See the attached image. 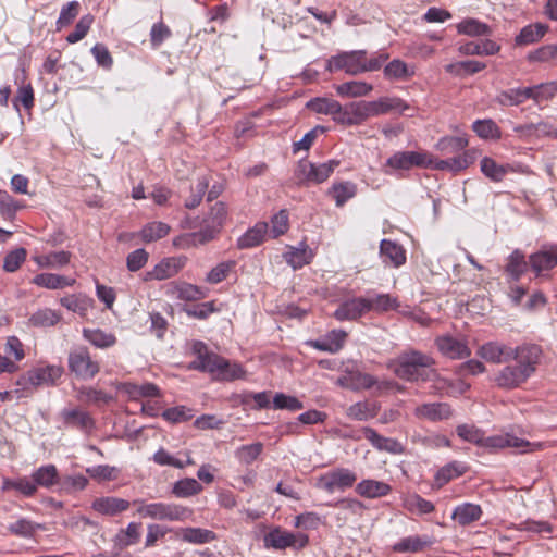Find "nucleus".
<instances>
[{"label": "nucleus", "instance_id": "64", "mask_svg": "<svg viewBox=\"0 0 557 557\" xmlns=\"http://www.w3.org/2000/svg\"><path fill=\"white\" fill-rule=\"evenodd\" d=\"M530 88L533 94L530 99L540 103L542 101L549 100L557 95V81L540 84Z\"/></svg>", "mask_w": 557, "mask_h": 557}, {"label": "nucleus", "instance_id": "32", "mask_svg": "<svg viewBox=\"0 0 557 557\" xmlns=\"http://www.w3.org/2000/svg\"><path fill=\"white\" fill-rule=\"evenodd\" d=\"M480 170L485 177L492 182L499 183L513 169L508 163L500 164L491 157H483L480 161Z\"/></svg>", "mask_w": 557, "mask_h": 557}, {"label": "nucleus", "instance_id": "48", "mask_svg": "<svg viewBox=\"0 0 557 557\" xmlns=\"http://www.w3.org/2000/svg\"><path fill=\"white\" fill-rule=\"evenodd\" d=\"M533 96L531 88H511L502 91L497 96V102L502 106H519Z\"/></svg>", "mask_w": 557, "mask_h": 557}, {"label": "nucleus", "instance_id": "58", "mask_svg": "<svg viewBox=\"0 0 557 557\" xmlns=\"http://www.w3.org/2000/svg\"><path fill=\"white\" fill-rule=\"evenodd\" d=\"M202 491V485L193 478H185L173 484L172 493L180 498L195 496Z\"/></svg>", "mask_w": 557, "mask_h": 557}, {"label": "nucleus", "instance_id": "28", "mask_svg": "<svg viewBox=\"0 0 557 557\" xmlns=\"http://www.w3.org/2000/svg\"><path fill=\"white\" fill-rule=\"evenodd\" d=\"M380 409L381 406L376 401H357L346 409V416L351 420L368 421L375 418Z\"/></svg>", "mask_w": 557, "mask_h": 557}, {"label": "nucleus", "instance_id": "3", "mask_svg": "<svg viewBox=\"0 0 557 557\" xmlns=\"http://www.w3.org/2000/svg\"><path fill=\"white\" fill-rule=\"evenodd\" d=\"M133 505L136 507V513L139 517L152 520L184 522L194 515L191 508L176 503H148L144 499H135Z\"/></svg>", "mask_w": 557, "mask_h": 557}, {"label": "nucleus", "instance_id": "50", "mask_svg": "<svg viewBox=\"0 0 557 557\" xmlns=\"http://www.w3.org/2000/svg\"><path fill=\"white\" fill-rule=\"evenodd\" d=\"M469 140L466 135L444 136L435 144V149L442 153H458L467 148Z\"/></svg>", "mask_w": 557, "mask_h": 557}, {"label": "nucleus", "instance_id": "27", "mask_svg": "<svg viewBox=\"0 0 557 557\" xmlns=\"http://www.w3.org/2000/svg\"><path fill=\"white\" fill-rule=\"evenodd\" d=\"M499 50L500 46L491 39L468 41L458 47V52L462 55H495Z\"/></svg>", "mask_w": 557, "mask_h": 557}, {"label": "nucleus", "instance_id": "8", "mask_svg": "<svg viewBox=\"0 0 557 557\" xmlns=\"http://www.w3.org/2000/svg\"><path fill=\"white\" fill-rule=\"evenodd\" d=\"M263 542L267 548L285 549L290 547L301 549L307 546L309 537L307 534L300 532L293 533L281 528H275L264 535Z\"/></svg>", "mask_w": 557, "mask_h": 557}, {"label": "nucleus", "instance_id": "47", "mask_svg": "<svg viewBox=\"0 0 557 557\" xmlns=\"http://www.w3.org/2000/svg\"><path fill=\"white\" fill-rule=\"evenodd\" d=\"M431 544L428 536H407L393 545V550L396 553H418L423 550Z\"/></svg>", "mask_w": 557, "mask_h": 557}, {"label": "nucleus", "instance_id": "6", "mask_svg": "<svg viewBox=\"0 0 557 557\" xmlns=\"http://www.w3.org/2000/svg\"><path fill=\"white\" fill-rule=\"evenodd\" d=\"M69 369L79 380L94 379L100 371L98 361L92 360L87 347L79 346L69 354Z\"/></svg>", "mask_w": 557, "mask_h": 557}, {"label": "nucleus", "instance_id": "18", "mask_svg": "<svg viewBox=\"0 0 557 557\" xmlns=\"http://www.w3.org/2000/svg\"><path fill=\"white\" fill-rule=\"evenodd\" d=\"M170 230L171 227L166 223L153 221L144 225L138 233L121 234L119 240L138 236L144 243L149 244L165 237L170 233Z\"/></svg>", "mask_w": 557, "mask_h": 557}, {"label": "nucleus", "instance_id": "53", "mask_svg": "<svg viewBox=\"0 0 557 557\" xmlns=\"http://www.w3.org/2000/svg\"><path fill=\"white\" fill-rule=\"evenodd\" d=\"M375 116L386 114L392 111L404 112L409 106L397 97H381L373 100Z\"/></svg>", "mask_w": 557, "mask_h": 557}, {"label": "nucleus", "instance_id": "63", "mask_svg": "<svg viewBox=\"0 0 557 557\" xmlns=\"http://www.w3.org/2000/svg\"><path fill=\"white\" fill-rule=\"evenodd\" d=\"M22 207L21 202L10 196L8 191L0 189V214L4 220H14L16 212Z\"/></svg>", "mask_w": 557, "mask_h": 557}, {"label": "nucleus", "instance_id": "55", "mask_svg": "<svg viewBox=\"0 0 557 557\" xmlns=\"http://www.w3.org/2000/svg\"><path fill=\"white\" fill-rule=\"evenodd\" d=\"M39 529H41L40 524L27 518H18L7 527V530L11 535L25 539L33 537Z\"/></svg>", "mask_w": 557, "mask_h": 557}, {"label": "nucleus", "instance_id": "34", "mask_svg": "<svg viewBox=\"0 0 557 557\" xmlns=\"http://www.w3.org/2000/svg\"><path fill=\"white\" fill-rule=\"evenodd\" d=\"M32 478L36 483V487H44L47 490L58 486L60 474L57 467L52 463L40 466L32 472Z\"/></svg>", "mask_w": 557, "mask_h": 557}, {"label": "nucleus", "instance_id": "30", "mask_svg": "<svg viewBox=\"0 0 557 557\" xmlns=\"http://www.w3.org/2000/svg\"><path fill=\"white\" fill-rule=\"evenodd\" d=\"M380 253L384 263L392 264L395 268H398L406 262V252L404 248L393 240L382 239L380 244Z\"/></svg>", "mask_w": 557, "mask_h": 557}, {"label": "nucleus", "instance_id": "26", "mask_svg": "<svg viewBox=\"0 0 557 557\" xmlns=\"http://www.w3.org/2000/svg\"><path fill=\"white\" fill-rule=\"evenodd\" d=\"M347 333L343 330H332L324 337L310 342V346L330 354L338 352L346 341Z\"/></svg>", "mask_w": 557, "mask_h": 557}, {"label": "nucleus", "instance_id": "1", "mask_svg": "<svg viewBox=\"0 0 557 557\" xmlns=\"http://www.w3.org/2000/svg\"><path fill=\"white\" fill-rule=\"evenodd\" d=\"M542 349L534 344L516 346V354L511 358L515 364H507L495 375V383L498 387L513 389L525 383L531 377L540 362Z\"/></svg>", "mask_w": 557, "mask_h": 557}, {"label": "nucleus", "instance_id": "14", "mask_svg": "<svg viewBox=\"0 0 557 557\" xmlns=\"http://www.w3.org/2000/svg\"><path fill=\"white\" fill-rule=\"evenodd\" d=\"M482 446L491 448L512 447L520 450L521 453H527L534 451L539 449L542 445L540 443H530L512 434H502L490 437L484 436V442Z\"/></svg>", "mask_w": 557, "mask_h": 557}, {"label": "nucleus", "instance_id": "33", "mask_svg": "<svg viewBox=\"0 0 557 557\" xmlns=\"http://www.w3.org/2000/svg\"><path fill=\"white\" fill-rule=\"evenodd\" d=\"M482 508L480 505L472 503H463L455 507L451 518L461 527L476 522L482 517Z\"/></svg>", "mask_w": 557, "mask_h": 557}, {"label": "nucleus", "instance_id": "20", "mask_svg": "<svg viewBox=\"0 0 557 557\" xmlns=\"http://www.w3.org/2000/svg\"><path fill=\"white\" fill-rule=\"evenodd\" d=\"M363 436L370 444L377 450L387 451L389 454L398 455L404 451V446L395 438L385 437L379 434L374 429L364 426L362 428Z\"/></svg>", "mask_w": 557, "mask_h": 557}, {"label": "nucleus", "instance_id": "5", "mask_svg": "<svg viewBox=\"0 0 557 557\" xmlns=\"http://www.w3.org/2000/svg\"><path fill=\"white\" fill-rule=\"evenodd\" d=\"M339 164L341 162L335 159L323 163H313L307 159H301L297 164L295 175L301 184H321L331 176Z\"/></svg>", "mask_w": 557, "mask_h": 557}, {"label": "nucleus", "instance_id": "12", "mask_svg": "<svg viewBox=\"0 0 557 557\" xmlns=\"http://www.w3.org/2000/svg\"><path fill=\"white\" fill-rule=\"evenodd\" d=\"M516 354V347L508 346L498 341H491L481 345L476 355L486 362L500 364L507 363Z\"/></svg>", "mask_w": 557, "mask_h": 557}, {"label": "nucleus", "instance_id": "38", "mask_svg": "<svg viewBox=\"0 0 557 557\" xmlns=\"http://www.w3.org/2000/svg\"><path fill=\"white\" fill-rule=\"evenodd\" d=\"M384 76L389 81H407L414 75V67L406 62L394 59L388 62L383 70Z\"/></svg>", "mask_w": 557, "mask_h": 557}, {"label": "nucleus", "instance_id": "13", "mask_svg": "<svg viewBox=\"0 0 557 557\" xmlns=\"http://www.w3.org/2000/svg\"><path fill=\"white\" fill-rule=\"evenodd\" d=\"M187 258L184 256L169 257L162 259L151 271L146 272L145 281H163L175 276L186 264Z\"/></svg>", "mask_w": 557, "mask_h": 557}, {"label": "nucleus", "instance_id": "23", "mask_svg": "<svg viewBox=\"0 0 557 557\" xmlns=\"http://www.w3.org/2000/svg\"><path fill=\"white\" fill-rule=\"evenodd\" d=\"M326 506L336 507L341 509V513L336 517L338 525L342 527L346 523L349 516H362L366 510V505L357 498H341L336 502L326 503Z\"/></svg>", "mask_w": 557, "mask_h": 557}, {"label": "nucleus", "instance_id": "46", "mask_svg": "<svg viewBox=\"0 0 557 557\" xmlns=\"http://www.w3.org/2000/svg\"><path fill=\"white\" fill-rule=\"evenodd\" d=\"M71 253L69 251H53L47 255L34 256L33 260L39 268L57 269L66 265L70 262Z\"/></svg>", "mask_w": 557, "mask_h": 557}, {"label": "nucleus", "instance_id": "44", "mask_svg": "<svg viewBox=\"0 0 557 557\" xmlns=\"http://www.w3.org/2000/svg\"><path fill=\"white\" fill-rule=\"evenodd\" d=\"M329 194L334 198L336 207H343L357 194V185L352 182L333 183Z\"/></svg>", "mask_w": 557, "mask_h": 557}, {"label": "nucleus", "instance_id": "16", "mask_svg": "<svg viewBox=\"0 0 557 557\" xmlns=\"http://www.w3.org/2000/svg\"><path fill=\"white\" fill-rule=\"evenodd\" d=\"M529 263L536 276L543 271H548L557 265V245L544 247L537 252L530 255Z\"/></svg>", "mask_w": 557, "mask_h": 557}, {"label": "nucleus", "instance_id": "11", "mask_svg": "<svg viewBox=\"0 0 557 557\" xmlns=\"http://www.w3.org/2000/svg\"><path fill=\"white\" fill-rule=\"evenodd\" d=\"M63 369L58 366H46L29 370L16 381V385L30 384L33 387L40 385H54L61 377Z\"/></svg>", "mask_w": 557, "mask_h": 557}, {"label": "nucleus", "instance_id": "60", "mask_svg": "<svg viewBox=\"0 0 557 557\" xmlns=\"http://www.w3.org/2000/svg\"><path fill=\"white\" fill-rule=\"evenodd\" d=\"M61 315L50 308L39 309L29 318V324L36 327H49L55 325Z\"/></svg>", "mask_w": 557, "mask_h": 557}, {"label": "nucleus", "instance_id": "7", "mask_svg": "<svg viewBox=\"0 0 557 557\" xmlns=\"http://www.w3.org/2000/svg\"><path fill=\"white\" fill-rule=\"evenodd\" d=\"M357 474L348 468H335L320 475L317 487L327 493L344 492L354 486Z\"/></svg>", "mask_w": 557, "mask_h": 557}, {"label": "nucleus", "instance_id": "41", "mask_svg": "<svg viewBox=\"0 0 557 557\" xmlns=\"http://www.w3.org/2000/svg\"><path fill=\"white\" fill-rule=\"evenodd\" d=\"M176 536L184 542L191 544H206L215 539L214 532L201 528H183L176 533Z\"/></svg>", "mask_w": 557, "mask_h": 557}, {"label": "nucleus", "instance_id": "39", "mask_svg": "<svg viewBox=\"0 0 557 557\" xmlns=\"http://www.w3.org/2000/svg\"><path fill=\"white\" fill-rule=\"evenodd\" d=\"M312 258V250L305 243H301L299 247H292L284 255L285 261L295 270L310 263Z\"/></svg>", "mask_w": 557, "mask_h": 557}, {"label": "nucleus", "instance_id": "24", "mask_svg": "<svg viewBox=\"0 0 557 557\" xmlns=\"http://www.w3.org/2000/svg\"><path fill=\"white\" fill-rule=\"evenodd\" d=\"M355 491L361 497L375 499L387 496L392 492V486L383 481L364 479L357 483Z\"/></svg>", "mask_w": 557, "mask_h": 557}, {"label": "nucleus", "instance_id": "37", "mask_svg": "<svg viewBox=\"0 0 557 557\" xmlns=\"http://www.w3.org/2000/svg\"><path fill=\"white\" fill-rule=\"evenodd\" d=\"M32 283L47 289H60L74 285L75 280L54 273H40L32 278Z\"/></svg>", "mask_w": 557, "mask_h": 557}, {"label": "nucleus", "instance_id": "21", "mask_svg": "<svg viewBox=\"0 0 557 557\" xmlns=\"http://www.w3.org/2000/svg\"><path fill=\"white\" fill-rule=\"evenodd\" d=\"M438 350L450 359H463L471 355L470 348L462 341L453 336H442L436 339Z\"/></svg>", "mask_w": 557, "mask_h": 557}, {"label": "nucleus", "instance_id": "57", "mask_svg": "<svg viewBox=\"0 0 557 557\" xmlns=\"http://www.w3.org/2000/svg\"><path fill=\"white\" fill-rule=\"evenodd\" d=\"M457 32L471 37H479L490 35L492 30L487 24L476 18H466L457 24Z\"/></svg>", "mask_w": 557, "mask_h": 557}, {"label": "nucleus", "instance_id": "15", "mask_svg": "<svg viewBox=\"0 0 557 557\" xmlns=\"http://www.w3.org/2000/svg\"><path fill=\"white\" fill-rule=\"evenodd\" d=\"M368 312V299L366 297H355L343 301L335 310L334 318L338 321H352Z\"/></svg>", "mask_w": 557, "mask_h": 557}, {"label": "nucleus", "instance_id": "22", "mask_svg": "<svg viewBox=\"0 0 557 557\" xmlns=\"http://www.w3.org/2000/svg\"><path fill=\"white\" fill-rule=\"evenodd\" d=\"M165 294L171 298L187 301L200 300L206 297V293L202 290V288L186 282L170 283L166 286Z\"/></svg>", "mask_w": 557, "mask_h": 557}, {"label": "nucleus", "instance_id": "42", "mask_svg": "<svg viewBox=\"0 0 557 557\" xmlns=\"http://www.w3.org/2000/svg\"><path fill=\"white\" fill-rule=\"evenodd\" d=\"M468 470L466 463L460 461H451L442 467L435 474V482L438 486H443L451 480L463 475Z\"/></svg>", "mask_w": 557, "mask_h": 557}, {"label": "nucleus", "instance_id": "43", "mask_svg": "<svg viewBox=\"0 0 557 557\" xmlns=\"http://www.w3.org/2000/svg\"><path fill=\"white\" fill-rule=\"evenodd\" d=\"M140 523L129 522L126 529H121L114 536V545L120 548H126L138 543L140 539Z\"/></svg>", "mask_w": 557, "mask_h": 557}, {"label": "nucleus", "instance_id": "36", "mask_svg": "<svg viewBox=\"0 0 557 557\" xmlns=\"http://www.w3.org/2000/svg\"><path fill=\"white\" fill-rule=\"evenodd\" d=\"M1 490L3 492L14 490L25 497H33L37 493L36 483L32 475L17 479L4 478L2 480Z\"/></svg>", "mask_w": 557, "mask_h": 557}, {"label": "nucleus", "instance_id": "31", "mask_svg": "<svg viewBox=\"0 0 557 557\" xmlns=\"http://www.w3.org/2000/svg\"><path fill=\"white\" fill-rule=\"evenodd\" d=\"M377 380L368 373L349 372L347 375L338 380V384L351 391L370 389L375 386Z\"/></svg>", "mask_w": 557, "mask_h": 557}, {"label": "nucleus", "instance_id": "62", "mask_svg": "<svg viewBox=\"0 0 557 557\" xmlns=\"http://www.w3.org/2000/svg\"><path fill=\"white\" fill-rule=\"evenodd\" d=\"M272 407L275 410H288L295 412L304 409V404L295 396L276 393L273 396Z\"/></svg>", "mask_w": 557, "mask_h": 557}, {"label": "nucleus", "instance_id": "49", "mask_svg": "<svg viewBox=\"0 0 557 557\" xmlns=\"http://www.w3.org/2000/svg\"><path fill=\"white\" fill-rule=\"evenodd\" d=\"M371 84L361 81H351L336 86V92L341 97L357 98L367 96L372 91Z\"/></svg>", "mask_w": 557, "mask_h": 557}, {"label": "nucleus", "instance_id": "56", "mask_svg": "<svg viewBox=\"0 0 557 557\" xmlns=\"http://www.w3.org/2000/svg\"><path fill=\"white\" fill-rule=\"evenodd\" d=\"M472 131L482 139H499L502 137L500 128L491 119L474 121Z\"/></svg>", "mask_w": 557, "mask_h": 557}, {"label": "nucleus", "instance_id": "25", "mask_svg": "<svg viewBox=\"0 0 557 557\" xmlns=\"http://www.w3.org/2000/svg\"><path fill=\"white\" fill-rule=\"evenodd\" d=\"M129 505L131 503L126 499L114 496H103L96 498L91 504V508L104 516H115L127 510Z\"/></svg>", "mask_w": 557, "mask_h": 557}, {"label": "nucleus", "instance_id": "9", "mask_svg": "<svg viewBox=\"0 0 557 557\" xmlns=\"http://www.w3.org/2000/svg\"><path fill=\"white\" fill-rule=\"evenodd\" d=\"M227 218V208L224 202H215L206 219V226L201 228L194 236L201 244H205L214 238L215 234L220 232Z\"/></svg>", "mask_w": 557, "mask_h": 557}, {"label": "nucleus", "instance_id": "19", "mask_svg": "<svg viewBox=\"0 0 557 557\" xmlns=\"http://www.w3.org/2000/svg\"><path fill=\"white\" fill-rule=\"evenodd\" d=\"M61 418L65 426L77 429L88 433L94 428V419L87 411L78 408H65L61 411Z\"/></svg>", "mask_w": 557, "mask_h": 557}, {"label": "nucleus", "instance_id": "61", "mask_svg": "<svg viewBox=\"0 0 557 557\" xmlns=\"http://www.w3.org/2000/svg\"><path fill=\"white\" fill-rule=\"evenodd\" d=\"M307 108L319 114L332 115L339 109V102L332 98L317 97L307 102Z\"/></svg>", "mask_w": 557, "mask_h": 557}, {"label": "nucleus", "instance_id": "35", "mask_svg": "<svg viewBox=\"0 0 557 557\" xmlns=\"http://www.w3.org/2000/svg\"><path fill=\"white\" fill-rule=\"evenodd\" d=\"M529 262L525 260L524 253L515 249L507 258L505 273L509 276V281L517 282L527 272Z\"/></svg>", "mask_w": 557, "mask_h": 557}, {"label": "nucleus", "instance_id": "51", "mask_svg": "<svg viewBox=\"0 0 557 557\" xmlns=\"http://www.w3.org/2000/svg\"><path fill=\"white\" fill-rule=\"evenodd\" d=\"M226 366V359L219 355L209 351L201 360L193 361L190 364L191 369L210 372L212 374H219L222 367Z\"/></svg>", "mask_w": 557, "mask_h": 557}, {"label": "nucleus", "instance_id": "54", "mask_svg": "<svg viewBox=\"0 0 557 557\" xmlns=\"http://www.w3.org/2000/svg\"><path fill=\"white\" fill-rule=\"evenodd\" d=\"M88 485V479L83 474H69L60 476L58 492L62 494H73L83 491Z\"/></svg>", "mask_w": 557, "mask_h": 557}, {"label": "nucleus", "instance_id": "10", "mask_svg": "<svg viewBox=\"0 0 557 557\" xmlns=\"http://www.w3.org/2000/svg\"><path fill=\"white\" fill-rule=\"evenodd\" d=\"M367 55L366 50H352L334 55L329 61V70H343L347 74L358 75L364 73L363 57Z\"/></svg>", "mask_w": 557, "mask_h": 557}, {"label": "nucleus", "instance_id": "59", "mask_svg": "<svg viewBox=\"0 0 557 557\" xmlns=\"http://www.w3.org/2000/svg\"><path fill=\"white\" fill-rule=\"evenodd\" d=\"M60 304L70 311L85 315L91 306V299L85 295H69L60 299Z\"/></svg>", "mask_w": 557, "mask_h": 557}, {"label": "nucleus", "instance_id": "52", "mask_svg": "<svg viewBox=\"0 0 557 557\" xmlns=\"http://www.w3.org/2000/svg\"><path fill=\"white\" fill-rule=\"evenodd\" d=\"M547 32V26L544 24H530L524 26L519 35L516 37V45L527 46L539 41Z\"/></svg>", "mask_w": 557, "mask_h": 557}, {"label": "nucleus", "instance_id": "29", "mask_svg": "<svg viewBox=\"0 0 557 557\" xmlns=\"http://www.w3.org/2000/svg\"><path fill=\"white\" fill-rule=\"evenodd\" d=\"M269 230L267 222H258L238 237L236 246L238 249H249L259 246Z\"/></svg>", "mask_w": 557, "mask_h": 557}, {"label": "nucleus", "instance_id": "2", "mask_svg": "<svg viewBox=\"0 0 557 557\" xmlns=\"http://www.w3.org/2000/svg\"><path fill=\"white\" fill-rule=\"evenodd\" d=\"M434 359L422 351L410 349L401 352L393 361V372L401 380L408 382H428L438 381L436 387L438 389L446 385V381L438 377L436 370L433 368Z\"/></svg>", "mask_w": 557, "mask_h": 557}, {"label": "nucleus", "instance_id": "45", "mask_svg": "<svg viewBox=\"0 0 557 557\" xmlns=\"http://www.w3.org/2000/svg\"><path fill=\"white\" fill-rule=\"evenodd\" d=\"M403 505L406 510L417 515H428L435 510L432 502L423 498L417 493L409 494L403 499Z\"/></svg>", "mask_w": 557, "mask_h": 557}, {"label": "nucleus", "instance_id": "40", "mask_svg": "<svg viewBox=\"0 0 557 557\" xmlns=\"http://www.w3.org/2000/svg\"><path fill=\"white\" fill-rule=\"evenodd\" d=\"M83 337L100 349H106L116 344V337L113 333H108L100 329H84Z\"/></svg>", "mask_w": 557, "mask_h": 557}, {"label": "nucleus", "instance_id": "4", "mask_svg": "<svg viewBox=\"0 0 557 557\" xmlns=\"http://www.w3.org/2000/svg\"><path fill=\"white\" fill-rule=\"evenodd\" d=\"M430 164V152L425 150L418 151H396L393 153L384 164V172L388 175L395 173L401 174L403 172L410 171L413 168L426 169Z\"/></svg>", "mask_w": 557, "mask_h": 557}, {"label": "nucleus", "instance_id": "17", "mask_svg": "<svg viewBox=\"0 0 557 557\" xmlns=\"http://www.w3.org/2000/svg\"><path fill=\"white\" fill-rule=\"evenodd\" d=\"M414 416L432 422L444 421L453 417V409L447 403H425L414 409Z\"/></svg>", "mask_w": 557, "mask_h": 557}]
</instances>
